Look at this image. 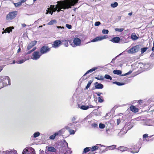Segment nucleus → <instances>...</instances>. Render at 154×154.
Returning a JSON list of instances; mask_svg holds the SVG:
<instances>
[{
    "label": "nucleus",
    "instance_id": "nucleus-1",
    "mask_svg": "<svg viewBox=\"0 0 154 154\" xmlns=\"http://www.w3.org/2000/svg\"><path fill=\"white\" fill-rule=\"evenodd\" d=\"M79 0H65L60 1L57 2V4L56 5V7L53 8L51 10H52L53 12H55L57 10V8L61 9H68L71 8L72 6H74L77 3Z\"/></svg>",
    "mask_w": 154,
    "mask_h": 154
},
{
    "label": "nucleus",
    "instance_id": "nucleus-2",
    "mask_svg": "<svg viewBox=\"0 0 154 154\" xmlns=\"http://www.w3.org/2000/svg\"><path fill=\"white\" fill-rule=\"evenodd\" d=\"M17 14V11H15L9 12V13L7 15L6 19L7 20H11L14 18Z\"/></svg>",
    "mask_w": 154,
    "mask_h": 154
},
{
    "label": "nucleus",
    "instance_id": "nucleus-3",
    "mask_svg": "<svg viewBox=\"0 0 154 154\" xmlns=\"http://www.w3.org/2000/svg\"><path fill=\"white\" fill-rule=\"evenodd\" d=\"M22 154H35L34 149L32 148H26L24 149Z\"/></svg>",
    "mask_w": 154,
    "mask_h": 154
},
{
    "label": "nucleus",
    "instance_id": "nucleus-4",
    "mask_svg": "<svg viewBox=\"0 0 154 154\" xmlns=\"http://www.w3.org/2000/svg\"><path fill=\"white\" fill-rule=\"evenodd\" d=\"M2 77H1V82H3V84H5V86L8 85H11L10 79L8 76H5L2 79Z\"/></svg>",
    "mask_w": 154,
    "mask_h": 154
},
{
    "label": "nucleus",
    "instance_id": "nucleus-5",
    "mask_svg": "<svg viewBox=\"0 0 154 154\" xmlns=\"http://www.w3.org/2000/svg\"><path fill=\"white\" fill-rule=\"evenodd\" d=\"M81 40L78 38H75L73 40V43H71V45L73 47H75L77 46H79L81 45Z\"/></svg>",
    "mask_w": 154,
    "mask_h": 154
},
{
    "label": "nucleus",
    "instance_id": "nucleus-6",
    "mask_svg": "<svg viewBox=\"0 0 154 154\" xmlns=\"http://www.w3.org/2000/svg\"><path fill=\"white\" fill-rule=\"evenodd\" d=\"M42 55L40 52L35 51L33 53L31 58L33 60H37Z\"/></svg>",
    "mask_w": 154,
    "mask_h": 154
},
{
    "label": "nucleus",
    "instance_id": "nucleus-7",
    "mask_svg": "<svg viewBox=\"0 0 154 154\" xmlns=\"http://www.w3.org/2000/svg\"><path fill=\"white\" fill-rule=\"evenodd\" d=\"M50 50V48L48 46H44L42 47L40 49V53L42 54H45L49 51Z\"/></svg>",
    "mask_w": 154,
    "mask_h": 154
},
{
    "label": "nucleus",
    "instance_id": "nucleus-8",
    "mask_svg": "<svg viewBox=\"0 0 154 154\" xmlns=\"http://www.w3.org/2000/svg\"><path fill=\"white\" fill-rule=\"evenodd\" d=\"M37 42L36 41H32L28 45L27 49L29 50L31 49L33 46L35 45L37 43Z\"/></svg>",
    "mask_w": 154,
    "mask_h": 154
},
{
    "label": "nucleus",
    "instance_id": "nucleus-9",
    "mask_svg": "<svg viewBox=\"0 0 154 154\" xmlns=\"http://www.w3.org/2000/svg\"><path fill=\"white\" fill-rule=\"evenodd\" d=\"M61 44V42L60 40H56L55 41L53 44V47L57 48Z\"/></svg>",
    "mask_w": 154,
    "mask_h": 154
},
{
    "label": "nucleus",
    "instance_id": "nucleus-10",
    "mask_svg": "<svg viewBox=\"0 0 154 154\" xmlns=\"http://www.w3.org/2000/svg\"><path fill=\"white\" fill-rule=\"evenodd\" d=\"M14 28L13 27H8L6 28L5 30H4V32H2V33L3 34L4 33H6L7 32L8 33H10V32H11L12 31V29H14Z\"/></svg>",
    "mask_w": 154,
    "mask_h": 154
},
{
    "label": "nucleus",
    "instance_id": "nucleus-11",
    "mask_svg": "<svg viewBox=\"0 0 154 154\" xmlns=\"http://www.w3.org/2000/svg\"><path fill=\"white\" fill-rule=\"evenodd\" d=\"M118 150H119L121 152H124L125 151H128L129 149L127 147H126L124 146H120L118 148L116 149Z\"/></svg>",
    "mask_w": 154,
    "mask_h": 154
},
{
    "label": "nucleus",
    "instance_id": "nucleus-12",
    "mask_svg": "<svg viewBox=\"0 0 154 154\" xmlns=\"http://www.w3.org/2000/svg\"><path fill=\"white\" fill-rule=\"evenodd\" d=\"M95 87L96 89H102L103 88V85L100 83H98L97 82L95 83Z\"/></svg>",
    "mask_w": 154,
    "mask_h": 154
},
{
    "label": "nucleus",
    "instance_id": "nucleus-13",
    "mask_svg": "<svg viewBox=\"0 0 154 154\" xmlns=\"http://www.w3.org/2000/svg\"><path fill=\"white\" fill-rule=\"evenodd\" d=\"M130 110L133 112H137L138 111V109L134 106H131L130 107Z\"/></svg>",
    "mask_w": 154,
    "mask_h": 154
},
{
    "label": "nucleus",
    "instance_id": "nucleus-14",
    "mask_svg": "<svg viewBox=\"0 0 154 154\" xmlns=\"http://www.w3.org/2000/svg\"><path fill=\"white\" fill-rule=\"evenodd\" d=\"M65 131V129L64 128H63L59 130L58 131L56 132L55 133L56 134L57 136H60L63 134L64 132Z\"/></svg>",
    "mask_w": 154,
    "mask_h": 154
},
{
    "label": "nucleus",
    "instance_id": "nucleus-15",
    "mask_svg": "<svg viewBox=\"0 0 154 154\" xmlns=\"http://www.w3.org/2000/svg\"><path fill=\"white\" fill-rule=\"evenodd\" d=\"M120 40V39L119 37H116L113 38L111 40V41L114 43H118L119 42Z\"/></svg>",
    "mask_w": 154,
    "mask_h": 154
},
{
    "label": "nucleus",
    "instance_id": "nucleus-16",
    "mask_svg": "<svg viewBox=\"0 0 154 154\" xmlns=\"http://www.w3.org/2000/svg\"><path fill=\"white\" fill-rule=\"evenodd\" d=\"M133 47L134 50V52H135V53H136L139 51L140 48V45H137L134 46Z\"/></svg>",
    "mask_w": 154,
    "mask_h": 154
},
{
    "label": "nucleus",
    "instance_id": "nucleus-17",
    "mask_svg": "<svg viewBox=\"0 0 154 154\" xmlns=\"http://www.w3.org/2000/svg\"><path fill=\"white\" fill-rule=\"evenodd\" d=\"M48 150L50 152H55L56 150L54 147L52 146H50L48 147Z\"/></svg>",
    "mask_w": 154,
    "mask_h": 154
},
{
    "label": "nucleus",
    "instance_id": "nucleus-18",
    "mask_svg": "<svg viewBox=\"0 0 154 154\" xmlns=\"http://www.w3.org/2000/svg\"><path fill=\"white\" fill-rule=\"evenodd\" d=\"M98 68L97 67H95L94 68H92L88 71H87L84 74V75H86V74H87L88 73H91L93 72V71H95V70L97 69Z\"/></svg>",
    "mask_w": 154,
    "mask_h": 154
},
{
    "label": "nucleus",
    "instance_id": "nucleus-19",
    "mask_svg": "<svg viewBox=\"0 0 154 154\" xmlns=\"http://www.w3.org/2000/svg\"><path fill=\"white\" fill-rule=\"evenodd\" d=\"M63 153L64 154H71V151L67 146L66 149L63 151Z\"/></svg>",
    "mask_w": 154,
    "mask_h": 154
},
{
    "label": "nucleus",
    "instance_id": "nucleus-20",
    "mask_svg": "<svg viewBox=\"0 0 154 154\" xmlns=\"http://www.w3.org/2000/svg\"><path fill=\"white\" fill-rule=\"evenodd\" d=\"M113 73L115 74L120 75L122 74V71L119 70H115L113 71Z\"/></svg>",
    "mask_w": 154,
    "mask_h": 154
},
{
    "label": "nucleus",
    "instance_id": "nucleus-21",
    "mask_svg": "<svg viewBox=\"0 0 154 154\" xmlns=\"http://www.w3.org/2000/svg\"><path fill=\"white\" fill-rule=\"evenodd\" d=\"M91 150L92 151H94L98 149V147L96 145L92 146V147H90Z\"/></svg>",
    "mask_w": 154,
    "mask_h": 154
},
{
    "label": "nucleus",
    "instance_id": "nucleus-22",
    "mask_svg": "<svg viewBox=\"0 0 154 154\" xmlns=\"http://www.w3.org/2000/svg\"><path fill=\"white\" fill-rule=\"evenodd\" d=\"M128 52L129 54H134L135 53V52H134V50L133 47H132L131 48L128 50Z\"/></svg>",
    "mask_w": 154,
    "mask_h": 154
},
{
    "label": "nucleus",
    "instance_id": "nucleus-23",
    "mask_svg": "<svg viewBox=\"0 0 154 154\" xmlns=\"http://www.w3.org/2000/svg\"><path fill=\"white\" fill-rule=\"evenodd\" d=\"M131 38L133 40H137L138 39V37L136 35L135 33H133L131 35Z\"/></svg>",
    "mask_w": 154,
    "mask_h": 154
},
{
    "label": "nucleus",
    "instance_id": "nucleus-24",
    "mask_svg": "<svg viewBox=\"0 0 154 154\" xmlns=\"http://www.w3.org/2000/svg\"><path fill=\"white\" fill-rule=\"evenodd\" d=\"M79 108L82 109L87 110L89 108V106H85V105H82L79 107Z\"/></svg>",
    "mask_w": 154,
    "mask_h": 154
},
{
    "label": "nucleus",
    "instance_id": "nucleus-25",
    "mask_svg": "<svg viewBox=\"0 0 154 154\" xmlns=\"http://www.w3.org/2000/svg\"><path fill=\"white\" fill-rule=\"evenodd\" d=\"M28 60V59H22L20 60L17 61L16 62L18 64H21L23 63L26 60Z\"/></svg>",
    "mask_w": 154,
    "mask_h": 154
},
{
    "label": "nucleus",
    "instance_id": "nucleus-26",
    "mask_svg": "<svg viewBox=\"0 0 154 154\" xmlns=\"http://www.w3.org/2000/svg\"><path fill=\"white\" fill-rule=\"evenodd\" d=\"M57 22V21L55 20H52L48 22V25H52L54 23H56Z\"/></svg>",
    "mask_w": 154,
    "mask_h": 154
},
{
    "label": "nucleus",
    "instance_id": "nucleus-27",
    "mask_svg": "<svg viewBox=\"0 0 154 154\" xmlns=\"http://www.w3.org/2000/svg\"><path fill=\"white\" fill-rule=\"evenodd\" d=\"M95 79L100 80H103L104 78L102 75H98L97 77H95Z\"/></svg>",
    "mask_w": 154,
    "mask_h": 154
},
{
    "label": "nucleus",
    "instance_id": "nucleus-28",
    "mask_svg": "<svg viewBox=\"0 0 154 154\" xmlns=\"http://www.w3.org/2000/svg\"><path fill=\"white\" fill-rule=\"evenodd\" d=\"M92 82H93V81H91V80H90L88 82V83L87 84V85L85 88V89H87L90 87V86Z\"/></svg>",
    "mask_w": 154,
    "mask_h": 154
},
{
    "label": "nucleus",
    "instance_id": "nucleus-29",
    "mask_svg": "<svg viewBox=\"0 0 154 154\" xmlns=\"http://www.w3.org/2000/svg\"><path fill=\"white\" fill-rule=\"evenodd\" d=\"M100 37H98L92 40L91 42H95L98 41H100Z\"/></svg>",
    "mask_w": 154,
    "mask_h": 154
},
{
    "label": "nucleus",
    "instance_id": "nucleus-30",
    "mask_svg": "<svg viewBox=\"0 0 154 154\" xmlns=\"http://www.w3.org/2000/svg\"><path fill=\"white\" fill-rule=\"evenodd\" d=\"M114 84H116L117 85L119 86H121V85H124L125 84V83H121L120 82H113Z\"/></svg>",
    "mask_w": 154,
    "mask_h": 154
},
{
    "label": "nucleus",
    "instance_id": "nucleus-31",
    "mask_svg": "<svg viewBox=\"0 0 154 154\" xmlns=\"http://www.w3.org/2000/svg\"><path fill=\"white\" fill-rule=\"evenodd\" d=\"M143 65L144 68L145 69H146L149 68V67L150 66V65L148 63L146 64L144 63Z\"/></svg>",
    "mask_w": 154,
    "mask_h": 154
},
{
    "label": "nucleus",
    "instance_id": "nucleus-32",
    "mask_svg": "<svg viewBox=\"0 0 154 154\" xmlns=\"http://www.w3.org/2000/svg\"><path fill=\"white\" fill-rule=\"evenodd\" d=\"M91 150L90 147H86L84 149L83 152L86 153L89 152Z\"/></svg>",
    "mask_w": 154,
    "mask_h": 154
},
{
    "label": "nucleus",
    "instance_id": "nucleus-33",
    "mask_svg": "<svg viewBox=\"0 0 154 154\" xmlns=\"http://www.w3.org/2000/svg\"><path fill=\"white\" fill-rule=\"evenodd\" d=\"M68 130V131L69 132V133L71 134H75V131L74 130H73L72 129H69Z\"/></svg>",
    "mask_w": 154,
    "mask_h": 154
},
{
    "label": "nucleus",
    "instance_id": "nucleus-34",
    "mask_svg": "<svg viewBox=\"0 0 154 154\" xmlns=\"http://www.w3.org/2000/svg\"><path fill=\"white\" fill-rule=\"evenodd\" d=\"M72 125V123H70L68 124L67 126H66L65 127V128L66 129L68 130L70 128Z\"/></svg>",
    "mask_w": 154,
    "mask_h": 154
},
{
    "label": "nucleus",
    "instance_id": "nucleus-35",
    "mask_svg": "<svg viewBox=\"0 0 154 154\" xmlns=\"http://www.w3.org/2000/svg\"><path fill=\"white\" fill-rule=\"evenodd\" d=\"M118 5V4L117 2H115L114 3H112L111 4V6L112 8H115Z\"/></svg>",
    "mask_w": 154,
    "mask_h": 154
},
{
    "label": "nucleus",
    "instance_id": "nucleus-36",
    "mask_svg": "<svg viewBox=\"0 0 154 154\" xmlns=\"http://www.w3.org/2000/svg\"><path fill=\"white\" fill-rule=\"evenodd\" d=\"M56 136H57V135L55 133L53 135L50 136L49 138L50 139L54 140Z\"/></svg>",
    "mask_w": 154,
    "mask_h": 154
},
{
    "label": "nucleus",
    "instance_id": "nucleus-37",
    "mask_svg": "<svg viewBox=\"0 0 154 154\" xmlns=\"http://www.w3.org/2000/svg\"><path fill=\"white\" fill-rule=\"evenodd\" d=\"M40 135V133L38 132H37L33 134V137L35 138H36L38 136H39Z\"/></svg>",
    "mask_w": 154,
    "mask_h": 154
},
{
    "label": "nucleus",
    "instance_id": "nucleus-38",
    "mask_svg": "<svg viewBox=\"0 0 154 154\" xmlns=\"http://www.w3.org/2000/svg\"><path fill=\"white\" fill-rule=\"evenodd\" d=\"M148 48L147 47L143 48L141 49V51L142 54L143 53L146 51Z\"/></svg>",
    "mask_w": 154,
    "mask_h": 154
},
{
    "label": "nucleus",
    "instance_id": "nucleus-39",
    "mask_svg": "<svg viewBox=\"0 0 154 154\" xmlns=\"http://www.w3.org/2000/svg\"><path fill=\"white\" fill-rule=\"evenodd\" d=\"M98 101L100 103H102L103 102V100L102 97H99L98 98Z\"/></svg>",
    "mask_w": 154,
    "mask_h": 154
},
{
    "label": "nucleus",
    "instance_id": "nucleus-40",
    "mask_svg": "<svg viewBox=\"0 0 154 154\" xmlns=\"http://www.w3.org/2000/svg\"><path fill=\"white\" fill-rule=\"evenodd\" d=\"M104 78L107 79H109L110 80L112 79L111 77L109 75H105L104 76Z\"/></svg>",
    "mask_w": 154,
    "mask_h": 154
},
{
    "label": "nucleus",
    "instance_id": "nucleus-41",
    "mask_svg": "<svg viewBox=\"0 0 154 154\" xmlns=\"http://www.w3.org/2000/svg\"><path fill=\"white\" fill-rule=\"evenodd\" d=\"M115 29L116 31L120 32H122L124 30V29L123 28H115Z\"/></svg>",
    "mask_w": 154,
    "mask_h": 154
},
{
    "label": "nucleus",
    "instance_id": "nucleus-42",
    "mask_svg": "<svg viewBox=\"0 0 154 154\" xmlns=\"http://www.w3.org/2000/svg\"><path fill=\"white\" fill-rule=\"evenodd\" d=\"M105 125L104 124L100 123L99 125V127L100 128L103 129L105 128Z\"/></svg>",
    "mask_w": 154,
    "mask_h": 154
},
{
    "label": "nucleus",
    "instance_id": "nucleus-43",
    "mask_svg": "<svg viewBox=\"0 0 154 154\" xmlns=\"http://www.w3.org/2000/svg\"><path fill=\"white\" fill-rule=\"evenodd\" d=\"M102 32L104 34H107L109 32V31L107 29H103Z\"/></svg>",
    "mask_w": 154,
    "mask_h": 154
},
{
    "label": "nucleus",
    "instance_id": "nucleus-44",
    "mask_svg": "<svg viewBox=\"0 0 154 154\" xmlns=\"http://www.w3.org/2000/svg\"><path fill=\"white\" fill-rule=\"evenodd\" d=\"M116 145H113L112 146H109V147H110V149L111 150H113L114 149H116Z\"/></svg>",
    "mask_w": 154,
    "mask_h": 154
},
{
    "label": "nucleus",
    "instance_id": "nucleus-45",
    "mask_svg": "<svg viewBox=\"0 0 154 154\" xmlns=\"http://www.w3.org/2000/svg\"><path fill=\"white\" fill-rule=\"evenodd\" d=\"M36 47H34V48H33L32 50H31L30 51H28L27 52V54H30L32 51H35L36 49Z\"/></svg>",
    "mask_w": 154,
    "mask_h": 154
},
{
    "label": "nucleus",
    "instance_id": "nucleus-46",
    "mask_svg": "<svg viewBox=\"0 0 154 154\" xmlns=\"http://www.w3.org/2000/svg\"><path fill=\"white\" fill-rule=\"evenodd\" d=\"M14 4L15 6L16 7H17L18 6L21 5V2H19L17 3H14Z\"/></svg>",
    "mask_w": 154,
    "mask_h": 154
},
{
    "label": "nucleus",
    "instance_id": "nucleus-47",
    "mask_svg": "<svg viewBox=\"0 0 154 154\" xmlns=\"http://www.w3.org/2000/svg\"><path fill=\"white\" fill-rule=\"evenodd\" d=\"M64 45L66 47H67L68 46V41L67 40H65L63 43Z\"/></svg>",
    "mask_w": 154,
    "mask_h": 154
},
{
    "label": "nucleus",
    "instance_id": "nucleus-48",
    "mask_svg": "<svg viewBox=\"0 0 154 154\" xmlns=\"http://www.w3.org/2000/svg\"><path fill=\"white\" fill-rule=\"evenodd\" d=\"M131 72H132V71H130L129 72H127L125 74L123 75H121V76H124L128 74H130L131 73Z\"/></svg>",
    "mask_w": 154,
    "mask_h": 154
},
{
    "label": "nucleus",
    "instance_id": "nucleus-49",
    "mask_svg": "<svg viewBox=\"0 0 154 154\" xmlns=\"http://www.w3.org/2000/svg\"><path fill=\"white\" fill-rule=\"evenodd\" d=\"M101 24L100 22L99 21L96 22L94 24V25L96 26H98Z\"/></svg>",
    "mask_w": 154,
    "mask_h": 154
},
{
    "label": "nucleus",
    "instance_id": "nucleus-50",
    "mask_svg": "<svg viewBox=\"0 0 154 154\" xmlns=\"http://www.w3.org/2000/svg\"><path fill=\"white\" fill-rule=\"evenodd\" d=\"M66 27L69 29H71L72 28V26L70 25H69L68 24H66Z\"/></svg>",
    "mask_w": 154,
    "mask_h": 154
},
{
    "label": "nucleus",
    "instance_id": "nucleus-51",
    "mask_svg": "<svg viewBox=\"0 0 154 154\" xmlns=\"http://www.w3.org/2000/svg\"><path fill=\"white\" fill-rule=\"evenodd\" d=\"M148 137V135L147 134H144L143 135V140H145V138H146L147 137Z\"/></svg>",
    "mask_w": 154,
    "mask_h": 154
},
{
    "label": "nucleus",
    "instance_id": "nucleus-52",
    "mask_svg": "<svg viewBox=\"0 0 154 154\" xmlns=\"http://www.w3.org/2000/svg\"><path fill=\"white\" fill-rule=\"evenodd\" d=\"M106 36H102L100 37V40H101L103 39H104L106 38Z\"/></svg>",
    "mask_w": 154,
    "mask_h": 154
},
{
    "label": "nucleus",
    "instance_id": "nucleus-53",
    "mask_svg": "<svg viewBox=\"0 0 154 154\" xmlns=\"http://www.w3.org/2000/svg\"><path fill=\"white\" fill-rule=\"evenodd\" d=\"M92 126L94 128H95L97 126V125L96 123H93L92 124Z\"/></svg>",
    "mask_w": 154,
    "mask_h": 154
},
{
    "label": "nucleus",
    "instance_id": "nucleus-54",
    "mask_svg": "<svg viewBox=\"0 0 154 154\" xmlns=\"http://www.w3.org/2000/svg\"><path fill=\"white\" fill-rule=\"evenodd\" d=\"M110 147H109V146H107V147L105 149V150H103L104 152H105V151H107L108 150H110Z\"/></svg>",
    "mask_w": 154,
    "mask_h": 154
},
{
    "label": "nucleus",
    "instance_id": "nucleus-55",
    "mask_svg": "<svg viewBox=\"0 0 154 154\" xmlns=\"http://www.w3.org/2000/svg\"><path fill=\"white\" fill-rule=\"evenodd\" d=\"M55 5H51V7H50V8H50V10L52 9L53 8H55Z\"/></svg>",
    "mask_w": 154,
    "mask_h": 154
},
{
    "label": "nucleus",
    "instance_id": "nucleus-56",
    "mask_svg": "<svg viewBox=\"0 0 154 154\" xmlns=\"http://www.w3.org/2000/svg\"><path fill=\"white\" fill-rule=\"evenodd\" d=\"M117 125H118L120 122L121 121L119 119H118L117 120Z\"/></svg>",
    "mask_w": 154,
    "mask_h": 154
},
{
    "label": "nucleus",
    "instance_id": "nucleus-57",
    "mask_svg": "<svg viewBox=\"0 0 154 154\" xmlns=\"http://www.w3.org/2000/svg\"><path fill=\"white\" fill-rule=\"evenodd\" d=\"M96 94L99 97H100V95L101 94H102L101 93H96Z\"/></svg>",
    "mask_w": 154,
    "mask_h": 154
},
{
    "label": "nucleus",
    "instance_id": "nucleus-58",
    "mask_svg": "<svg viewBox=\"0 0 154 154\" xmlns=\"http://www.w3.org/2000/svg\"><path fill=\"white\" fill-rule=\"evenodd\" d=\"M26 1V0H20V2H21V3L22 4L23 3L25 2Z\"/></svg>",
    "mask_w": 154,
    "mask_h": 154
},
{
    "label": "nucleus",
    "instance_id": "nucleus-59",
    "mask_svg": "<svg viewBox=\"0 0 154 154\" xmlns=\"http://www.w3.org/2000/svg\"><path fill=\"white\" fill-rule=\"evenodd\" d=\"M3 66H0V72H1V71L3 69Z\"/></svg>",
    "mask_w": 154,
    "mask_h": 154
},
{
    "label": "nucleus",
    "instance_id": "nucleus-60",
    "mask_svg": "<svg viewBox=\"0 0 154 154\" xmlns=\"http://www.w3.org/2000/svg\"><path fill=\"white\" fill-rule=\"evenodd\" d=\"M76 119V118L75 117H73L72 118V121H74Z\"/></svg>",
    "mask_w": 154,
    "mask_h": 154
},
{
    "label": "nucleus",
    "instance_id": "nucleus-61",
    "mask_svg": "<svg viewBox=\"0 0 154 154\" xmlns=\"http://www.w3.org/2000/svg\"><path fill=\"white\" fill-rule=\"evenodd\" d=\"M125 134V132H123L121 131H120V132H119V134Z\"/></svg>",
    "mask_w": 154,
    "mask_h": 154
},
{
    "label": "nucleus",
    "instance_id": "nucleus-62",
    "mask_svg": "<svg viewBox=\"0 0 154 154\" xmlns=\"http://www.w3.org/2000/svg\"><path fill=\"white\" fill-rule=\"evenodd\" d=\"M50 8H48V10H47V11H47V12H46L45 13V14H48V11H50Z\"/></svg>",
    "mask_w": 154,
    "mask_h": 154
},
{
    "label": "nucleus",
    "instance_id": "nucleus-63",
    "mask_svg": "<svg viewBox=\"0 0 154 154\" xmlns=\"http://www.w3.org/2000/svg\"><path fill=\"white\" fill-rule=\"evenodd\" d=\"M61 8H57V10H56L58 12H59L61 11Z\"/></svg>",
    "mask_w": 154,
    "mask_h": 154
},
{
    "label": "nucleus",
    "instance_id": "nucleus-64",
    "mask_svg": "<svg viewBox=\"0 0 154 154\" xmlns=\"http://www.w3.org/2000/svg\"><path fill=\"white\" fill-rule=\"evenodd\" d=\"M138 103H139L140 104V103H142L143 101L141 100H140L138 101Z\"/></svg>",
    "mask_w": 154,
    "mask_h": 154
}]
</instances>
